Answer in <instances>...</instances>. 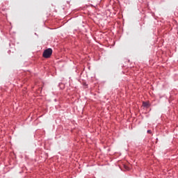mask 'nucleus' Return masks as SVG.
<instances>
[{
	"label": "nucleus",
	"mask_w": 178,
	"mask_h": 178,
	"mask_svg": "<svg viewBox=\"0 0 178 178\" xmlns=\"http://www.w3.org/2000/svg\"><path fill=\"white\" fill-rule=\"evenodd\" d=\"M147 133H148L149 134H151L152 133V131H151V130H147Z\"/></svg>",
	"instance_id": "nucleus-3"
},
{
	"label": "nucleus",
	"mask_w": 178,
	"mask_h": 178,
	"mask_svg": "<svg viewBox=\"0 0 178 178\" xmlns=\"http://www.w3.org/2000/svg\"><path fill=\"white\" fill-rule=\"evenodd\" d=\"M143 106H144V108H149V103H148V102H143Z\"/></svg>",
	"instance_id": "nucleus-2"
},
{
	"label": "nucleus",
	"mask_w": 178,
	"mask_h": 178,
	"mask_svg": "<svg viewBox=\"0 0 178 178\" xmlns=\"http://www.w3.org/2000/svg\"><path fill=\"white\" fill-rule=\"evenodd\" d=\"M51 55H52V49L49 48L44 51L42 56L43 58H51Z\"/></svg>",
	"instance_id": "nucleus-1"
},
{
	"label": "nucleus",
	"mask_w": 178,
	"mask_h": 178,
	"mask_svg": "<svg viewBox=\"0 0 178 178\" xmlns=\"http://www.w3.org/2000/svg\"><path fill=\"white\" fill-rule=\"evenodd\" d=\"M125 169H127V167H126V165L124 166Z\"/></svg>",
	"instance_id": "nucleus-4"
}]
</instances>
